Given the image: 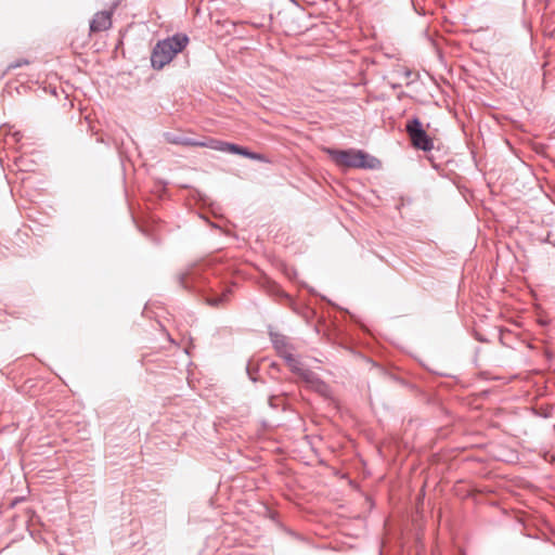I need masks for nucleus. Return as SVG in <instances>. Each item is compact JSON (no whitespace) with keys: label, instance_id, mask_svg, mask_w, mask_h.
<instances>
[{"label":"nucleus","instance_id":"obj_7","mask_svg":"<svg viewBox=\"0 0 555 555\" xmlns=\"http://www.w3.org/2000/svg\"><path fill=\"white\" fill-rule=\"evenodd\" d=\"M114 10L115 7L111 10L96 12L90 22V31L100 33L109 29L112 27Z\"/></svg>","mask_w":555,"mask_h":555},{"label":"nucleus","instance_id":"obj_11","mask_svg":"<svg viewBox=\"0 0 555 555\" xmlns=\"http://www.w3.org/2000/svg\"><path fill=\"white\" fill-rule=\"evenodd\" d=\"M245 157H247L249 159H254V160L264 162V163L268 162L267 157L263 154L253 152L248 149H247Z\"/></svg>","mask_w":555,"mask_h":555},{"label":"nucleus","instance_id":"obj_4","mask_svg":"<svg viewBox=\"0 0 555 555\" xmlns=\"http://www.w3.org/2000/svg\"><path fill=\"white\" fill-rule=\"evenodd\" d=\"M405 132L411 145L423 152H430L434 149V140L424 129L421 119L413 116L405 124Z\"/></svg>","mask_w":555,"mask_h":555},{"label":"nucleus","instance_id":"obj_3","mask_svg":"<svg viewBox=\"0 0 555 555\" xmlns=\"http://www.w3.org/2000/svg\"><path fill=\"white\" fill-rule=\"evenodd\" d=\"M286 364L292 373L296 374L302 382L307 384L312 390L324 395L327 390V385L313 371L304 367V364L293 353L285 357Z\"/></svg>","mask_w":555,"mask_h":555},{"label":"nucleus","instance_id":"obj_19","mask_svg":"<svg viewBox=\"0 0 555 555\" xmlns=\"http://www.w3.org/2000/svg\"><path fill=\"white\" fill-rule=\"evenodd\" d=\"M478 340H479V341H483L482 336H479V337H478Z\"/></svg>","mask_w":555,"mask_h":555},{"label":"nucleus","instance_id":"obj_2","mask_svg":"<svg viewBox=\"0 0 555 555\" xmlns=\"http://www.w3.org/2000/svg\"><path fill=\"white\" fill-rule=\"evenodd\" d=\"M189 41L188 35L183 33H177L164 40H159L152 50V67L156 70L164 68L188 46Z\"/></svg>","mask_w":555,"mask_h":555},{"label":"nucleus","instance_id":"obj_17","mask_svg":"<svg viewBox=\"0 0 555 555\" xmlns=\"http://www.w3.org/2000/svg\"><path fill=\"white\" fill-rule=\"evenodd\" d=\"M404 74H405L406 77H410L411 70L406 69Z\"/></svg>","mask_w":555,"mask_h":555},{"label":"nucleus","instance_id":"obj_5","mask_svg":"<svg viewBox=\"0 0 555 555\" xmlns=\"http://www.w3.org/2000/svg\"><path fill=\"white\" fill-rule=\"evenodd\" d=\"M269 337L274 350L283 360H285L287 354H292L296 350L295 345L291 343L286 335L269 330Z\"/></svg>","mask_w":555,"mask_h":555},{"label":"nucleus","instance_id":"obj_10","mask_svg":"<svg viewBox=\"0 0 555 555\" xmlns=\"http://www.w3.org/2000/svg\"><path fill=\"white\" fill-rule=\"evenodd\" d=\"M230 293H231V291L227 289L225 292H223L219 296L207 297L206 301H207V304L209 306L219 307V306L223 305L227 301L228 296H229Z\"/></svg>","mask_w":555,"mask_h":555},{"label":"nucleus","instance_id":"obj_15","mask_svg":"<svg viewBox=\"0 0 555 555\" xmlns=\"http://www.w3.org/2000/svg\"><path fill=\"white\" fill-rule=\"evenodd\" d=\"M270 367L276 372H280V365L276 362H272Z\"/></svg>","mask_w":555,"mask_h":555},{"label":"nucleus","instance_id":"obj_9","mask_svg":"<svg viewBox=\"0 0 555 555\" xmlns=\"http://www.w3.org/2000/svg\"><path fill=\"white\" fill-rule=\"evenodd\" d=\"M207 147L211 149V150H215V151H220V152H225V153H230V154L241 155V156H244V157H245L246 152H247V147H245V146H242V145H238V144H235V143L220 141V140H217V139H208Z\"/></svg>","mask_w":555,"mask_h":555},{"label":"nucleus","instance_id":"obj_16","mask_svg":"<svg viewBox=\"0 0 555 555\" xmlns=\"http://www.w3.org/2000/svg\"><path fill=\"white\" fill-rule=\"evenodd\" d=\"M14 135L16 137V141H18L22 138L20 132H15Z\"/></svg>","mask_w":555,"mask_h":555},{"label":"nucleus","instance_id":"obj_6","mask_svg":"<svg viewBox=\"0 0 555 555\" xmlns=\"http://www.w3.org/2000/svg\"><path fill=\"white\" fill-rule=\"evenodd\" d=\"M202 281H204V278L202 268L198 266H193L178 275L179 284L189 291H197L198 284L202 283Z\"/></svg>","mask_w":555,"mask_h":555},{"label":"nucleus","instance_id":"obj_1","mask_svg":"<svg viewBox=\"0 0 555 555\" xmlns=\"http://www.w3.org/2000/svg\"><path fill=\"white\" fill-rule=\"evenodd\" d=\"M325 152L332 162L338 167L374 170L380 168L382 166V163L378 158L363 150H338L327 147Z\"/></svg>","mask_w":555,"mask_h":555},{"label":"nucleus","instance_id":"obj_13","mask_svg":"<svg viewBox=\"0 0 555 555\" xmlns=\"http://www.w3.org/2000/svg\"><path fill=\"white\" fill-rule=\"evenodd\" d=\"M29 62L28 60L26 59H21V60H17L13 63H11L9 66H8V70H11V69H14V68H17V67H21L23 65H27Z\"/></svg>","mask_w":555,"mask_h":555},{"label":"nucleus","instance_id":"obj_18","mask_svg":"<svg viewBox=\"0 0 555 555\" xmlns=\"http://www.w3.org/2000/svg\"><path fill=\"white\" fill-rule=\"evenodd\" d=\"M478 340H479V341H483L482 336H479V337H478Z\"/></svg>","mask_w":555,"mask_h":555},{"label":"nucleus","instance_id":"obj_12","mask_svg":"<svg viewBox=\"0 0 555 555\" xmlns=\"http://www.w3.org/2000/svg\"><path fill=\"white\" fill-rule=\"evenodd\" d=\"M258 371V367L257 366H254L251 364V362L249 361L246 365V373L247 375L249 376V378L253 380V382H256L257 378L255 377V374L257 373Z\"/></svg>","mask_w":555,"mask_h":555},{"label":"nucleus","instance_id":"obj_8","mask_svg":"<svg viewBox=\"0 0 555 555\" xmlns=\"http://www.w3.org/2000/svg\"><path fill=\"white\" fill-rule=\"evenodd\" d=\"M164 138L168 143L176 145L207 147L208 144V140L198 141L180 132H165Z\"/></svg>","mask_w":555,"mask_h":555},{"label":"nucleus","instance_id":"obj_14","mask_svg":"<svg viewBox=\"0 0 555 555\" xmlns=\"http://www.w3.org/2000/svg\"><path fill=\"white\" fill-rule=\"evenodd\" d=\"M278 399L276 396H270L269 397V404L272 406V408H276L278 404L275 403V400Z\"/></svg>","mask_w":555,"mask_h":555}]
</instances>
